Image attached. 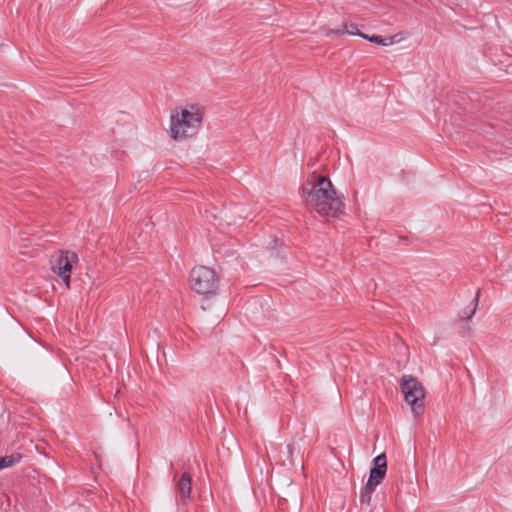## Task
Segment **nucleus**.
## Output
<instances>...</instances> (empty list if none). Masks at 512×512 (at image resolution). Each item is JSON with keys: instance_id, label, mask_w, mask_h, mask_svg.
Instances as JSON below:
<instances>
[{"instance_id": "6e6552de", "label": "nucleus", "mask_w": 512, "mask_h": 512, "mask_svg": "<svg viewBox=\"0 0 512 512\" xmlns=\"http://www.w3.org/2000/svg\"><path fill=\"white\" fill-rule=\"evenodd\" d=\"M479 298H480V290L478 289L476 291L475 297L473 298L471 304L459 311L458 316L462 321H468L474 316V314L476 313V310L478 308Z\"/></svg>"}, {"instance_id": "f257e3e1", "label": "nucleus", "mask_w": 512, "mask_h": 512, "mask_svg": "<svg viewBox=\"0 0 512 512\" xmlns=\"http://www.w3.org/2000/svg\"><path fill=\"white\" fill-rule=\"evenodd\" d=\"M300 191L307 203L323 217L335 218L344 212L343 202L325 176L311 173Z\"/></svg>"}, {"instance_id": "ddd939ff", "label": "nucleus", "mask_w": 512, "mask_h": 512, "mask_svg": "<svg viewBox=\"0 0 512 512\" xmlns=\"http://www.w3.org/2000/svg\"><path fill=\"white\" fill-rule=\"evenodd\" d=\"M281 245H282V242H281L279 239H276V238H275V239H273V240L269 243L268 248H269L270 250H272V251H273V250H276V248H277L278 246H281Z\"/></svg>"}, {"instance_id": "f03ea898", "label": "nucleus", "mask_w": 512, "mask_h": 512, "mask_svg": "<svg viewBox=\"0 0 512 512\" xmlns=\"http://www.w3.org/2000/svg\"><path fill=\"white\" fill-rule=\"evenodd\" d=\"M203 120V114L197 110L190 112L182 109L180 113L171 115L170 135L175 140H184L196 133Z\"/></svg>"}, {"instance_id": "9b49d317", "label": "nucleus", "mask_w": 512, "mask_h": 512, "mask_svg": "<svg viewBox=\"0 0 512 512\" xmlns=\"http://www.w3.org/2000/svg\"><path fill=\"white\" fill-rule=\"evenodd\" d=\"M21 460L20 454H12L0 457V470L4 468H8L18 463Z\"/></svg>"}, {"instance_id": "1a4fd4ad", "label": "nucleus", "mask_w": 512, "mask_h": 512, "mask_svg": "<svg viewBox=\"0 0 512 512\" xmlns=\"http://www.w3.org/2000/svg\"><path fill=\"white\" fill-rule=\"evenodd\" d=\"M345 34L359 36V37H361V35H364V33L360 32L358 30L357 25L354 23H350V24L344 23L343 29H330L326 32V36H331V35L342 36Z\"/></svg>"}, {"instance_id": "423d86ee", "label": "nucleus", "mask_w": 512, "mask_h": 512, "mask_svg": "<svg viewBox=\"0 0 512 512\" xmlns=\"http://www.w3.org/2000/svg\"><path fill=\"white\" fill-rule=\"evenodd\" d=\"M78 260V255L71 251H61L60 254L51 262L52 271L56 273L62 281L69 286L72 263Z\"/></svg>"}, {"instance_id": "39448f33", "label": "nucleus", "mask_w": 512, "mask_h": 512, "mask_svg": "<svg viewBox=\"0 0 512 512\" xmlns=\"http://www.w3.org/2000/svg\"><path fill=\"white\" fill-rule=\"evenodd\" d=\"M191 288L200 295L216 293L219 278L216 272L206 266L194 267L189 276Z\"/></svg>"}, {"instance_id": "0eeeda50", "label": "nucleus", "mask_w": 512, "mask_h": 512, "mask_svg": "<svg viewBox=\"0 0 512 512\" xmlns=\"http://www.w3.org/2000/svg\"><path fill=\"white\" fill-rule=\"evenodd\" d=\"M177 492L179 494V498L182 502L187 501L190 498L191 494V476L189 473L184 472L179 479L177 485Z\"/></svg>"}, {"instance_id": "9d476101", "label": "nucleus", "mask_w": 512, "mask_h": 512, "mask_svg": "<svg viewBox=\"0 0 512 512\" xmlns=\"http://www.w3.org/2000/svg\"><path fill=\"white\" fill-rule=\"evenodd\" d=\"M361 38H363L371 43H374L376 45H379V46H389V45L393 44L392 38H385V37H382L379 35H371L370 36V35L364 34V35H361Z\"/></svg>"}, {"instance_id": "20e7f679", "label": "nucleus", "mask_w": 512, "mask_h": 512, "mask_svg": "<svg viewBox=\"0 0 512 512\" xmlns=\"http://www.w3.org/2000/svg\"><path fill=\"white\" fill-rule=\"evenodd\" d=\"M372 464L368 480L360 491L359 501L361 504L369 505L371 503L373 492L385 478L387 472V459L385 453H381L376 456L373 459Z\"/></svg>"}, {"instance_id": "f8f14e48", "label": "nucleus", "mask_w": 512, "mask_h": 512, "mask_svg": "<svg viewBox=\"0 0 512 512\" xmlns=\"http://www.w3.org/2000/svg\"><path fill=\"white\" fill-rule=\"evenodd\" d=\"M294 450H295L294 443H289L286 446V452H285L286 460H288L290 463H293Z\"/></svg>"}, {"instance_id": "4468645a", "label": "nucleus", "mask_w": 512, "mask_h": 512, "mask_svg": "<svg viewBox=\"0 0 512 512\" xmlns=\"http://www.w3.org/2000/svg\"><path fill=\"white\" fill-rule=\"evenodd\" d=\"M389 38H392V40H393V44L399 41V40L397 39V35L390 36Z\"/></svg>"}, {"instance_id": "7ed1b4c3", "label": "nucleus", "mask_w": 512, "mask_h": 512, "mask_svg": "<svg viewBox=\"0 0 512 512\" xmlns=\"http://www.w3.org/2000/svg\"><path fill=\"white\" fill-rule=\"evenodd\" d=\"M400 388L413 415H422L425 410V390L421 382L412 375H403L400 379Z\"/></svg>"}]
</instances>
